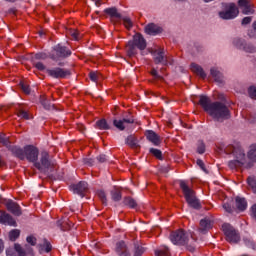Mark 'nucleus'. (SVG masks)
Here are the masks:
<instances>
[{"label": "nucleus", "mask_w": 256, "mask_h": 256, "mask_svg": "<svg viewBox=\"0 0 256 256\" xmlns=\"http://www.w3.org/2000/svg\"><path fill=\"white\" fill-rule=\"evenodd\" d=\"M11 153L21 161L27 159L30 163H34V167L45 175H53L57 171V164L49 158V153L47 152H42L40 162H37V159H39V149L33 145H27L24 149L12 146Z\"/></svg>", "instance_id": "nucleus-1"}, {"label": "nucleus", "mask_w": 256, "mask_h": 256, "mask_svg": "<svg viewBox=\"0 0 256 256\" xmlns=\"http://www.w3.org/2000/svg\"><path fill=\"white\" fill-rule=\"evenodd\" d=\"M199 105L216 121H226L231 118V111H229V107L223 102H213L208 96L201 95Z\"/></svg>", "instance_id": "nucleus-2"}, {"label": "nucleus", "mask_w": 256, "mask_h": 256, "mask_svg": "<svg viewBox=\"0 0 256 256\" xmlns=\"http://www.w3.org/2000/svg\"><path fill=\"white\" fill-rule=\"evenodd\" d=\"M226 153H232L235 157V160H231L228 162L229 169L237 170L241 169L243 165H245V150L239 145H230L225 150Z\"/></svg>", "instance_id": "nucleus-3"}, {"label": "nucleus", "mask_w": 256, "mask_h": 256, "mask_svg": "<svg viewBox=\"0 0 256 256\" xmlns=\"http://www.w3.org/2000/svg\"><path fill=\"white\" fill-rule=\"evenodd\" d=\"M147 47V42L145 41V38H143V35L136 34L132 41H129L126 45V53L128 57H135L137 53V49L140 51H144Z\"/></svg>", "instance_id": "nucleus-4"}, {"label": "nucleus", "mask_w": 256, "mask_h": 256, "mask_svg": "<svg viewBox=\"0 0 256 256\" xmlns=\"http://www.w3.org/2000/svg\"><path fill=\"white\" fill-rule=\"evenodd\" d=\"M180 188L182 189L183 195L188 203L189 207L193 209H201V203L197 196H195V191L191 189L185 181H180Z\"/></svg>", "instance_id": "nucleus-5"}, {"label": "nucleus", "mask_w": 256, "mask_h": 256, "mask_svg": "<svg viewBox=\"0 0 256 256\" xmlns=\"http://www.w3.org/2000/svg\"><path fill=\"white\" fill-rule=\"evenodd\" d=\"M222 230L224 232V235L226 236V241H228V243L236 244L239 241H241V236H239V231H237L230 224H223Z\"/></svg>", "instance_id": "nucleus-6"}, {"label": "nucleus", "mask_w": 256, "mask_h": 256, "mask_svg": "<svg viewBox=\"0 0 256 256\" xmlns=\"http://www.w3.org/2000/svg\"><path fill=\"white\" fill-rule=\"evenodd\" d=\"M170 241L174 245H187L189 243V234L183 229H178L170 234Z\"/></svg>", "instance_id": "nucleus-7"}, {"label": "nucleus", "mask_w": 256, "mask_h": 256, "mask_svg": "<svg viewBox=\"0 0 256 256\" xmlns=\"http://www.w3.org/2000/svg\"><path fill=\"white\" fill-rule=\"evenodd\" d=\"M71 50L67 47L58 44L53 47V52L51 54V59L53 61H57V59H67V57H71Z\"/></svg>", "instance_id": "nucleus-8"}, {"label": "nucleus", "mask_w": 256, "mask_h": 256, "mask_svg": "<svg viewBox=\"0 0 256 256\" xmlns=\"http://www.w3.org/2000/svg\"><path fill=\"white\" fill-rule=\"evenodd\" d=\"M46 73L52 79H65L71 75V71L66 68L55 67L46 69Z\"/></svg>", "instance_id": "nucleus-9"}, {"label": "nucleus", "mask_w": 256, "mask_h": 256, "mask_svg": "<svg viewBox=\"0 0 256 256\" xmlns=\"http://www.w3.org/2000/svg\"><path fill=\"white\" fill-rule=\"evenodd\" d=\"M239 15V9L237 8V5L235 3H230L226 5V10L219 12L220 19H235Z\"/></svg>", "instance_id": "nucleus-10"}, {"label": "nucleus", "mask_w": 256, "mask_h": 256, "mask_svg": "<svg viewBox=\"0 0 256 256\" xmlns=\"http://www.w3.org/2000/svg\"><path fill=\"white\" fill-rule=\"evenodd\" d=\"M151 55L153 56L156 65H159V63H162V65H173L171 60H169V57L165 55V51L163 49L152 50Z\"/></svg>", "instance_id": "nucleus-11"}, {"label": "nucleus", "mask_w": 256, "mask_h": 256, "mask_svg": "<svg viewBox=\"0 0 256 256\" xmlns=\"http://www.w3.org/2000/svg\"><path fill=\"white\" fill-rule=\"evenodd\" d=\"M234 47H237V49H242L243 51H246V53H255V47L251 44L245 43V40L240 38H235L233 40Z\"/></svg>", "instance_id": "nucleus-12"}, {"label": "nucleus", "mask_w": 256, "mask_h": 256, "mask_svg": "<svg viewBox=\"0 0 256 256\" xmlns=\"http://www.w3.org/2000/svg\"><path fill=\"white\" fill-rule=\"evenodd\" d=\"M73 193L80 195V197H85V192L89 189V184L85 181H80L78 184L71 186Z\"/></svg>", "instance_id": "nucleus-13"}, {"label": "nucleus", "mask_w": 256, "mask_h": 256, "mask_svg": "<svg viewBox=\"0 0 256 256\" xmlns=\"http://www.w3.org/2000/svg\"><path fill=\"white\" fill-rule=\"evenodd\" d=\"M0 223L3 225H10V227H15L17 225L13 216L3 210H0Z\"/></svg>", "instance_id": "nucleus-14"}, {"label": "nucleus", "mask_w": 256, "mask_h": 256, "mask_svg": "<svg viewBox=\"0 0 256 256\" xmlns=\"http://www.w3.org/2000/svg\"><path fill=\"white\" fill-rule=\"evenodd\" d=\"M5 205H6L7 211L12 213V215H15L16 217L21 216V206H19L17 202L13 200H8Z\"/></svg>", "instance_id": "nucleus-15"}, {"label": "nucleus", "mask_w": 256, "mask_h": 256, "mask_svg": "<svg viewBox=\"0 0 256 256\" xmlns=\"http://www.w3.org/2000/svg\"><path fill=\"white\" fill-rule=\"evenodd\" d=\"M133 123H135V119H133V117L124 118L122 120H117V119L113 120L114 127H116V129H118L119 131H125V127H127L126 125L133 124Z\"/></svg>", "instance_id": "nucleus-16"}, {"label": "nucleus", "mask_w": 256, "mask_h": 256, "mask_svg": "<svg viewBox=\"0 0 256 256\" xmlns=\"http://www.w3.org/2000/svg\"><path fill=\"white\" fill-rule=\"evenodd\" d=\"M145 137L150 141V143H153L155 147H159L161 145V136L159 134H156L153 130H147L145 132Z\"/></svg>", "instance_id": "nucleus-17"}, {"label": "nucleus", "mask_w": 256, "mask_h": 256, "mask_svg": "<svg viewBox=\"0 0 256 256\" xmlns=\"http://www.w3.org/2000/svg\"><path fill=\"white\" fill-rule=\"evenodd\" d=\"M14 249L19 256H33V248H31L29 245L21 247V245L15 244Z\"/></svg>", "instance_id": "nucleus-18"}, {"label": "nucleus", "mask_w": 256, "mask_h": 256, "mask_svg": "<svg viewBox=\"0 0 256 256\" xmlns=\"http://www.w3.org/2000/svg\"><path fill=\"white\" fill-rule=\"evenodd\" d=\"M115 252L118 256H131V253H129V249L127 248V244H125V241H119L116 243Z\"/></svg>", "instance_id": "nucleus-19"}, {"label": "nucleus", "mask_w": 256, "mask_h": 256, "mask_svg": "<svg viewBox=\"0 0 256 256\" xmlns=\"http://www.w3.org/2000/svg\"><path fill=\"white\" fill-rule=\"evenodd\" d=\"M238 5L242 8L243 15H253L255 13V10H253L251 4H249V1L247 0H239Z\"/></svg>", "instance_id": "nucleus-20"}, {"label": "nucleus", "mask_w": 256, "mask_h": 256, "mask_svg": "<svg viewBox=\"0 0 256 256\" xmlns=\"http://www.w3.org/2000/svg\"><path fill=\"white\" fill-rule=\"evenodd\" d=\"M162 31L163 28L159 27L155 23H150L145 26V33H147V35H159V33H162Z\"/></svg>", "instance_id": "nucleus-21"}, {"label": "nucleus", "mask_w": 256, "mask_h": 256, "mask_svg": "<svg viewBox=\"0 0 256 256\" xmlns=\"http://www.w3.org/2000/svg\"><path fill=\"white\" fill-rule=\"evenodd\" d=\"M211 227H213V222L209 218H204L200 220V233H207V231H209Z\"/></svg>", "instance_id": "nucleus-22"}, {"label": "nucleus", "mask_w": 256, "mask_h": 256, "mask_svg": "<svg viewBox=\"0 0 256 256\" xmlns=\"http://www.w3.org/2000/svg\"><path fill=\"white\" fill-rule=\"evenodd\" d=\"M190 69L191 71H193V73H196L198 77H201V79L207 78V74L205 73V70H203V67H201L199 64L192 63L190 65Z\"/></svg>", "instance_id": "nucleus-23"}, {"label": "nucleus", "mask_w": 256, "mask_h": 256, "mask_svg": "<svg viewBox=\"0 0 256 256\" xmlns=\"http://www.w3.org/2000/svg\"><path fill=\"white\" fill-rule=\"evenodd\" d=\"M210 75L216 81V83H223V73L217 67H212L210 69Z\"/></svg>", "instance_id": "nucleus-24"}, {"label": "nucleus", "mask_w": 256, "mask_h": 256, "mask_svg": "<svg viewBox=\"0 0 256 256\" xmlns=\"http://www.w3.org/2000/svg\"><path fill=\"white\" fill-rule=\"evenodd\" d=\"M57 227H59L61 231H69V229L73 227V223L69 222V219L59 220L57 222Z\"/></svg>", "instance_id": "nucleus-25"}, {"label": "nucleus", "mask_w": 256, "mask_h": 256, "mask_svg": "<svg viewBox=\"0 0 256 256\" xmlns=\"http://www.w3.org/2000/svg\"><path fill=\"white\" fill-rule=\"evenodd\" d=\"M126 145H129L132 149H137L139 147L137 137L130 135L125 140Z\"/></svg>", "instance_id": "nucleus-26"}, {"label": "nucleus", "mask_w": 256, "mask_h": 256, "mask_svg": "<svg viewBox=\"0 0 256 256\" xmlns=\"http://www.w3.org/2000/svg\"><path fill=\"white\" fill-rule=\"evenodd\" d=\"M236 207L239 211H245V209H247V200H245V198L236 197Z\"/></svg>", "instance_id": "nucleus-27"}, {"label": "nucleus", "mask_w": 256, "mask_h": 256, "mask_svg": "<svg viewBox=\"0 0 256 256\" xmlns=\"http://www.w3.org/2000/svg\"><path fill=\"white\" fill-rule=\"evenodd\" d=\"M106 15H110L113 19H121V13H118L117 8H107L104 10Z\"/></svg>", "instance_id": "nucleus-28"}, {"label": "nucleus", "mask_w": 256, "mask_h": 256, "mask_svg": "<svg viewBox=\"0 0 256 256\" xmlns=\"http://www.w3.org/2000/svg\"><path fill=\"white\" fill-rule=\"evenodd\" d=\"M0 144L10 149V151L13 149V147H11V141H9V137H7L5 133H0Z\"/></svg>", "instance_id": "nucleus-29"}, {"label": "nucleus", "mask_w": 256, "mask_h": 256, "mask_svg": "<svg viewBox=\"0 0 256 256\" xmlns=\"http://www.w3.org/2000/svg\"><path fill=\"white\" fill-rule=\"evenodd\" d=\"M96 127L100 129L101 131H107L111 129V126L107 123V120L101 119L96 122Z\"/></svg>", "instance_id": "nucleus-30"}, {"label": "nucleus", "mask_w": 256, "mask_h": 256, "mask_svg": "<svg viewBox=\"0 0 256 256\" xmlns=\"http://www.w3.org/2000/svg\"><path fill=\"white\" fill-rule=\"evenodd\" d=\"M123 203L127 207H130V209H135L137 207V201L131 197L124 198Z\"/></svg>", "instance_id": "nucleus-31"}, {"label": "nucleus", "mask_w": 256, "mask_h": 256, "mask_svg": "<svg viewBox=\"0 0 256 256\" xmlns=\"http://www.w3.org/2000/svg\"><path fill=\"white\" fill-rule=\"evenodd\" d=\"M38 249L40 253H43V251H45L46 253H49L52 249V246H51V243L45 240L43 245L38 246Z\"/></svg>", "instance_id": "nucleus-32"}, {"label": "nucleus", "mask_w": 256, "mask_h": 256, "mask_svg": "<svg viewBox=\"0 0 256 256\" xmlns=\"http://www.w3.org/2000/svg\"><path fill=\"white\" fill-rule=\"evenodd\" d=\"M248 159H250L252 163H256V144L251 146L248 152Z\"/></svg>", "instance_id": "nucleus-33"}, {"label": "nucleus", "mask_w": 256, "mask_h": 256, "mask_svg": "<svg viewBox=\"0 0 256 256\" xmlns=\"http://www.w3.org/2000/svg\"><path fill=\"white\" fill-rule=\"evenodd\" d=\"M155 255L156 256H171V254L169 252V248H167L166 246L156 250Z\"/></svg>", "instance_id": "nucleus-34"}, {"label": "nucleus", "mask_w": 256, "mask_h": 256, "mask_svg": "<svg viewBox=\"0 0 256 256\" xmlns=\"http://www.w3.org/2000/svg\"><path fill=\"white\" fill-rule=\"evenodd\" d=\"M21 235V231L14 229L9 232V239L10 241H17L19 239V236Z\"/></svg>", "instance_id": "nucleus-35"}, {"label": "nucleus", "mask_w": 256, "mask_h": 256, "mask_svg": "<svg viewBox=\"0 0 256 256\" xmlns=\"http://www.w3.org/2000/svg\"><path fill=\"white\" fill-rule=\"evenodd\" d=\"M150 153L156 157V159H159L160 161L163 160V153L161 150L156 149V148H150Z\"/></svg>", "instance_id": "nucleus-36"}, {"label": "nucleus", "mask_w": 256, "mask_h": 256, "mask_svg": "<svg viewBox=\"0 0 256 256\" xmlns=\"http://www.w3.org/2000/svg\"><path fill=\"white\" fill-rule=\"evenodd\" d=\"M41 104L43 105L44 109L47 111H51V109H55V105L51 104L47 99L42 98Z\"/></svg>", "instance_id": "nucleus-37"}, {"label": "nucleus", "mask_w": 256, "mask_h": 256, "mask_svg": "<svg viewBox=\"0 0 256 256\" xmlns=\"http://www.w3.org/2000/svg\"><path fill=\"white\" fill-rule=\"evenodd\" d=\"M145 253V249L143 246H140L139 244L134 245V256H141Z\"/></svg>", "instance_id": "nucleus-38"}, {"label": "nucleus", "mask_w": 256, "mask_h": 256, "mask_svg": "<svg viewBox=\"0 0 256 256\" xmlns=\"http://www.w3.org/2000/svg\"><path fill=\"white\" fill-rule=\"evenodd\" d=\"M111 197H112L113 201H121V191L118 189L112 190Z\"/></svg>", "instance_id": "nucleus-39"}, {"label": "nucleus", "mask_w": 256, "mask_h": 256, "mask_svg": "<svg viewBox=\"0 0 256 256\" xmlns=\"http://www.w3.org/2000/svg\"><path fill=\"white\" fill-rule=\"evenodd\" d=\"M97 196L99 197V199L101 200L103 205H107V194H105V191L98 190L97 191Z\"/></svg>", "instance_id": "nucleus-40"}, {"label": "nucleus", "mask_w": 256, "mask_h": 256, "mask_svg": "<svg viewBox=\"0 0 256 256\" xmlns=\"http://www.w3.org/2000/svg\"><path fill=\"white\" fill-rule=\"evenodd\" d=\"M18 117H20V119H26L29 120L31 119V116H29V112L23 110V109H19L17 112Z\"/></svg>", "instance_id": "nucleus-41"}, {"label": "nucleus", "mask_w": 256, "mask_h": 256, "mask_svg": "<svg viewBox=\"0 0 256 256\" xmlns=\"http://www.w3.org/2000/svg\"><path fill=\"white\" fill-rule=\"evenodd\" d=\"M197 153H199V155H203V153H205V143L201 140L197 143Z\"/></svg>", "instance_id": "nucleus-42"}, {"label": "nucleus", "mask_w": 256, "mask_h": 256, "mask_svg": "<svg viewBox=\"0 0 256 256\" xmlns=\"http://www.w3.org/2000/svg\"><path fill=\"white\" fill-rule=\"evenodd\" d=\"M248 185L252 189L253 193H256V178L249 177Z\"/></svg>", "instance_id": "nucleus-43"}, {"label": "nucleus", "mask_w": 256, "mask_h": 256, "mask_svg": "<svg viewBox=\"0 0 256 256\" xmlns=\"http://www.w3.org/2000/svg\"><path fill=\"white\" fill-rule=\"evenodd\" d=\"M89 77L91 81L97 83V81H99V78L101 77V74H99V72H90Z\"/></svg>", "instance_id": "nucleus-44"}, {"label": "nucleus", "mask_w": 256, "mask_h": 256, "mask_svg": "<svg viewBox=\"0 0 256 256\" xmlns=\"http://www.w3.org/2000/svg\"><path fill=\"white\" fill-rule=\"evenodd\" d=\"M122 20H123V23H124L126 29H131V27H133V22L131 21V18L124 17V18H122Z\"/></svg>", "instance_id": "nucleus-45"}, {"label": "nucleus", "mask_w": 256, "mask_h": 256, "mask_svg": "<svg viewBox=\"0 0 256 256\" xmlns=\"http://www.w3.org/2000/svg\"><path fill=\"white\" fill-rule=\"evenodd\" d=\"M248 95L251 99H256V86H250L248 89Z\"/></svg>", "instance_id": "nucleus-46"}, {"label": "nucleus", "mask_w": 256, "mask_h": 256, "mask_svg": "<svg viewBox=\"0 0 256 256\" xmlns=\"http://www.w3.org/2000/svg\"><path fill=\"white\" fill-rule=\"evenodd\" d=\"M150 73L152 77H154V79L158 81H163V76L159 75V73L157 72V69L153 68Z\"/></svg>", "instance_id": "nucleus-47"}, {"label": "nucleus", "mask_w": 256, "mask_h": 256, "mask_svg": "<svg viewBox=\"0 0 256 256\" xmlns=\"http://www.w3.org/2000/svg\"><path fill=\"white\" fill-rule=\"evenodd\" d=\"M244 243L246 247H250V249H255V242L251 240V238H244Z\"/></svg>", "instance_id": "nucleus-48"}, {"label": "nucleus", "mask_w": 256, "mask_h": 256, "mask_svg": "<svg viewBox=\"0 0 256 256\" xmlns=\"http://www.w3.org/2000/svg\"><path fill=\"white\" fill-rule=\"evenodd\" d=\"M20 87H21L23 93H25L26 95H29V93H31V88L29 87V85L22 82V83H20Z\"/></svg>", "instance_id": "nucleus-49"}, {"label": "nucleus", "mask_w": 256, "mask_h": 256, "mask_svg": "<svg viewBox=\"0 0 256 256\" xmlns=\"http://www.w3.org/2000/svg\"><path fill=\"white\" fill-rule=\"evenodd\" d=\"M27 243H29V245H32L33 247H35V245H37V238H35V236H28L26 238Z\"/></svg>", "instance_id": "nucleus-50"}, {"label": "nucleus", "mask_w": 256, "mask_h": 256, "mask_svg": "<svg viewBox=\"0 0 256 256\" xmlns=\"http://www.w3.org/2000/svg\"><path fill=\"white\" fill-rule=\"evenodd\" d=\"M34 65H35L36 69H38V71H46L47 72V67L42 62H36Z\"/></svg>", "instance_id": "nucleus-51"}, {"label": "nucleus", "mask_w": 256, "mask_h": 256, "mask_svg": "<svg viewBox=\"0 0 256 256\" xmlns=\"http://www.w3.org/2000/svg\"><path fill=\"white\" fill-rule=\"evenodd\" d=\"M83 163L89 167H93V165H95V160L92 158H84Z\"/></svg>", "instance_id": "nucleus-52"}, {"label": "nucleus", "mask_w": 256, "mask_h": 256, "mask_svg": "<svg viewBox=\"0 0 256 256\" xmlns=\"http://www.w3.org/2000/svg\"><path fill=\"white\" fill-rule=\"evenodd\" d=\"M70 35L74 41H79V31L77 30H71Z\"/></svg>", "instance_id": "nucleus-53"}, {"label": "nucleus", "mask_w": 256, "mask_h": 256, "mask_svg": "<svg viewBox=\"0 0 256 256\" xmlns=\"http://www.w3.org/2000/svg\"><path fill=\"white\" fill-rule=\"evenodd\" d=\"M223 209L226 213H233V208H231V204H229V202L223 204Z\"/></svg>", "instance_id": "nucleus-54"}, {"label": "nucleus", "mask_w": 256, "mask_h": 256, "mask_svg": "<svg viewBox=\"0 0 256 256\" xmlns=\"http://www.w3.org/2000/svg\"><path fill=\"white\" fill-rule=\"evenodd\" d=\"M197 165L200 167V169H202V171H204L205 173H207V169L205 168V163L203 162V160L198 159L196 161Z\"/></svg>", "instance_id": "nucleus-55"}, {"label": "nucleus", "mask_w": 256, "mask_h": 256, "mask_svg": "<svg viewBox=\"0 0 256 256\" xmlns=\"http://www.w3.org/2000/svg\"><path fill=\"white\" fill-rule=\"evenodd\" d=\"M96 160L98 163H105L107 162V156L105 154H101L96 158Z\"/></svg>", "instance_id": "nucleus-56"}, {"label": "nucleus", "mask_w": 256, "mask_h": 256, "mask_svg": "<svg viewBox=\"0 0 256 256\" xmlns=\"http://www.w3.org/2000/svg\"><path fill=\"white\" fill-rule=\"evenodd\" d=\"M253 21V17L247 16L242 19V25H249Z\"/></svg>", "instance_id": "nucleus-57"}, {"label": "nucleus", "mask_w": 256, "mask_h": 256, "mask_svg": "<svg viewBox=\"0 0 256 256\" xmlns=\"http://www.w3.org/2000/svg\"><path fill=\"white\" fill-rule=\"evenodd\" d=\"M36 59H45V54H36Z\"/></svg>", "instance_id": "nucleus-58"}, {"label": "nucleus", "mask_w": 256, "mask_h": 256, "mask_svg": "<svg viewBox=\"0 0 256 256\" xmlns=\"http://www.w3.org/2000/svg\"><path fill=\"white\" fill-rule=\"evenodd\" d=\"M6 255H7V256H15V254L13 253V251H11V250H9V249L6 250Z\"/></svg>", "instance_id": "nucleus-59"}, {"label": "nucleus", "mask_w": 256, "mask_h": 256, "mask_svg": "<svg viewBox=\"0 0 256 256\" xmlns=\"http://www.w3.org/2000/svg\"><path fill=\"white\" fill-rule=\"evenodd\" d=\"M4 245L3 240H0V253H3Z\"/></svg>", "instance_id": "nucleus-60"}, {"label": "nucleus", "mask_w": 256, "mask_h": 256, "mask_svg": "<svg viewBox=\"0 0 256 256\" xmlns=\"http://www.w3.org/2000/svg\"><path fill=\"white\" fill-rule=\"evenodd\" d=\"M188 251H190L191 253H193V251H195V247L194 246H187Z\"/></svg>", "instance_id": "nucleus-61"}, {"label": "nucleus", "mask_w": 256, "mask_h": 256, "mask_svg": "<svg viewBox=\"0 0 256 256\" xmlns=\"http://www.w3.org/2000/svg\"><path fill=\"white\" fill-rule=\"evenodd\" d=\"M248 35H249V37L254 38L255 37V32H253V30H251V31L248 32Z\"/></svg>", "instance_id": "nucleus-62"}, {"label": "nucleus", "mask_w": 256, "mask_h": 256, "mask_svg": "<svg viewBox=\"0 0 256 256\" xmlns=\"http://www.w3.org/2000/svg\"><path fill=\"white\" fill-rule=\"evenodd\" d=\"M96 7H101V0H95Z\"/></svg>", "instance_id": "nucleus-63"}, {"label": "nucleus", "mask_w": 256, "mask_h": 256, "mask_svg": "<svg viewBox=\"0 0 256 256\" xmlns=\"http://www.w3.org/2000/svg\"><path fill=\"white\" fill-rule=\"evenodd\" d=\"M3 165H5V162H3V160H1V156H0V166L3 167Z\"/></svg>", "instance_id": "nucleus-64"}]
</instances>
